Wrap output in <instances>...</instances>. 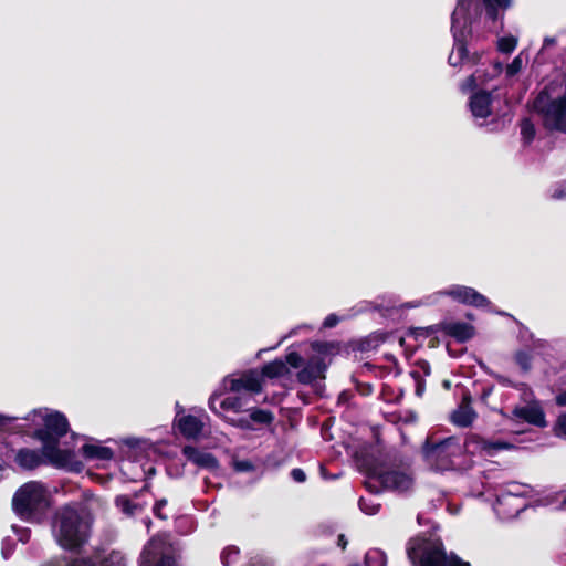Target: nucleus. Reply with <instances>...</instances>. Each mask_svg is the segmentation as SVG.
Returning a JSON list of instances; mask_svg holds the SVG:
<instances>
[{
    "mask_svg": "<svg viewBox=\"0 0 566 566\" xmlns=\"http://www.w3.org/2000/svg\"><path fill=\"white\" fill-rule=\"evenodd\" d=\"M511 0H458L451 15V32L453 49L449 55V64L453 67L461 65H476L482 53H470L468 45L472 38V29L482 17V6L485 9V25L489 30L502 27L503 12L510 8Z\"/></svg>",
    "mask_w": 566,
    "mask_h": 566,
    "instance_id": "obj_1",
    "label": "nucleus"
},
{
    "mask_svg": "<svg viewBox=\"0 0 566 566\" xmlns=\"http://www.w3.org/2000/svg\"><path fill=\"white\" fill-rule=\"evenodd\" d=\"M514 448L510 441L488 440L472 433L464 443L453 436L440 441L428 440L422 451L427 463L436 471H465L472 468L473 455L494 457L500 451Z\"/></svg>",
    "mask_w": 566,
    "mask_h": 566,
    "instance_id": "obj_2",
    "label": "nucleus"
},
{
    "mask_svg": "<svg viewBox=\"0 0 566 566\" xmlns=\"http://www.w3.org/2000/svg\"><path fill=\"white\" fill-rule=\"evenodd\" d=\"M22 420L25 423L21 428L34 429V437L42 442L43 453L50 463L59 468H69L73 464V452L57 448L59 439L67 433L70 427L62 412L39 408Z\"/></svg>",
    "mask_w": 566,
    "mask_h": 566,
    "instance_id": "obj_3",
    "label": "nucleus"
},
{
    "mask_svg": "<svg viewBox=\"0 0 566 566\" xmlns=\"http://www.w3.org/2000/svg\"><path fill=\"white\" fill-rule=\"evenodd\" d=\"M92 522V515L83 504L65 505L55 515L53 535L63 548H77L87 542Z\"/></svg>",
    "mask_w": 566,
    "mask_h": 566,
    "instance_id": "obj_4",
    "label": "nucleus"
},
{
    "mask_svg": "<svg viewBox=\"0 0 566 566\" xmlns=\"http://www.w3.org/2000/svg\"><path fill=\"white\" fill-rule=\"evenodd\" d=\"M406 551L412 566H470L457 555H447L441 538L432 532L410 538Z\"/></svg>",
    "mask_w": 566,
    "mask_h": 566,
    "instance_id": "obj_5",
    "label": "nucleus"
},
{
    "mask_svg": "<svg viewBox=\"0 0 566 566\" xmlns=\"http://www.w3.org/2000/svg\"><path fill=\"white\" fill-rule=\"evenodd\" d=\"M12 505L22 520L40 522L50 507L49 491L41 482L30 481L17 490Z\"/></svg>",
    "mask_w": 566,
    "mask_h": 566,
    "instance_id": "obj_6",
    "label": "nucleus"
},
{
    "mask_svg": "<svg viewBox=\"0 0 566 566\" xmlns=\"http://www.w3.org/2000/svg\"><path fill=\"white\" fill-rule=\"evenodd\" d=\"M532 107L545 128L566 133V92L554 95L552 85H547L534 98Z\"/></svg>",
    "mask_w": 566,
    "mask_h": 566,
    "instance_id": "obj_7",
    "label": "nucleus"
},
{
    "mask_svg": "<svg viewBox=\"0 0 566 566\" xmlns=\"http://www.w3.org/2000/svg\"><path fill=\"white\" fill-rule=\"evenodd\" d=\"M496 102L492 91L475 90L472 93L469 98V109L479 126L492 124L495 127H504L506 123L511 122V116L506 112L496 109Z\"/></svg>",
    "mask_w": 566,
    "mask_h": 566,
    "instance_id": "obj_8",
    "label": "nucleus"
},
{
    "mask_svg": "<svg viewBox=\"0 0 566 566\" xmlns=\"http://www.w3.org/2000/svg\"><path fill=\"white\" fill-rule=\"evenodd\" d=\"M444 296H449L458 303L475 307H488L490 305V301L473 287L454 284L444 290L426 295L420 300L407 302L402 305V308H416L420 306L436 305Z\"/></svg>",
    "mask_w": 566,
    "mask_h": 566,
    "instance_id": "obj_9",
    "label": "nucleus"
},
{
    "mask_svg": "<svg viewBox=\"0 0 566 566\" xmlns=\"http://www.w3.org/2000/svg\"><path fill=\"white\" fill-rule=\"evenodd\" d=\"M413 479L403 470L380 469L371 472L366 481L365 486L371 493H378L387 490L397 493H405L411 490Z\"/></svg>",
    "mask_w": 566,
    "mask_h": 566,
    "instance_id": "obj_10",
    "label": "nucleus"
},
{
    "mask_svg": "<svg viewBox=\"0 0 566 566\" xmlns=\"http://www.w3.org/2000/svg\"><path fill=\"white\" fill-rule=\"evenodd\" d=\"M178 547L168 533L153 537L144 551V566H178Z\"/></svg>",
    "mask_w": 566,
    "mask_h": 566,
    "instance_id": "obj_11",
    "label": "nucleus"
},
{
    "mask_svg": "<svg viewBox=\"0 0 566 566\" xmlns=\"http://www.w3.org/2000/svg\"><path fill=\"white\" fill-rule=\"evenodd\" d=\"M503 72V64L494 61L489 65L478 67L470 76L460 83L459 88L462 93L473 92L475 90H484L491 81L500 76Z\"/></svg>",
    "mask_w": 566,
    "mask_h": 566,
    "instance_id": "obj_12",
    "label": "nucleus"
},
{
    "mask_svg": "<svg viewBox=\"0 0 566 566\" xmlns=\"http://www.w3.org/2000/svg\"><path fill=\"white\" fill-rule=\"evenodd\" d=\"M315 355H313L306 365L298 371L297 379L302 384H311L314 380L324 377V373L327 368L326 352L327 344L314 343L312 345Z\"/></svg>",
    "mask_w": 566,
    "mask_h": 566,
    "instance_id": "obj_13",
    "label": "nucleus"
},
{
    "mask_svg": "<svg viewBox=\"0 0 566 566\" xmlns=\"http://www.w3.org/2000/svg\"><path fill=\"white\" fill-rule=\"evenodd\" d=\"M179 409L175 418V424L179 432L188 440H198L202 437L208 416L181 415L184 409L177 403Z\"/></svg>",
    "mask_w": 566,
    "mask_h": 566,
    "instance_id": "obj_14",
    "label": "nucleus"
},
{
    "mask_svg": "<svg viewBox=\"0 0 566 566\" xmlns=\"http://www.w3.org/2000/svg\"><path fill=\"white\" fill-rule=\"evenodd\" d=\"M262 377L255 369L241 374L238 377H227L224 386L231 392H245L252 397L262 391Z\"/></svg>",
    "mask_w": 566,
    "mask_h": 566,
    "instance_id": "obj_15",
    "label": "nucleus"
},
{
    "mask_svg": "<svg viewBox=\"0 0 566 566\" xmlns=\"http://www.w3.org/2000/svg\"><path fill=\"white\" fill-rule=\"evenodd\" d=\"M526 506V501L500 493L496 496L493 509L501 518L507 520L516 517Z\"/></svg>",
    "mask_w": 566,
    "mask_h": 566,
    "instance_id": "obj_16",
    "label": "nucleus"
},
{
    "mask_svg": "<svg viewBox=\"0 0 566 566\" xmlns=\"http://www.w3.org/2000/svg\"><path fill=\"white\" fill-rule=\"evenodd\" d=\"M512 415L515 419L535 427L544 428L547 424L541 402L518 405L514 407Z\"/></svg>",
    "mask_w": 566,
    "mask_h": 566,
    "instance_id": "obj_17",
    "label": "nucleus"
},
{
    "mask_svg": "<svg viewBox=\"0 0 566 566\" xmlns=\"http://www.w3.org/2000/svg\"><path fill=\"white\" fill-rule=\"evenodd\" d=\"M182 454L189 462L193 463L200 469L216 471L219 468V462L213 454L200 450L197 447L185 446L182 448Z\"/></svg>",
    "mask_w": 566,
    "mask_h": 566,
    "instance_id": "obj_18",
    "label": "nucleus"
},
{
    "mask_svg": "<svg viewBox=\"0 0 566 566\" xmlns=\"http://www.w3.org/2000/svg\"><path fill=\"white\" fill-rule=\"evenodd\" d=\"M81 453L87 461H94L98 464L108 462L114 458V451L97 440L84 443Z\"/></svg>",
    "mask_w": 566,
    "mask_h": 566,
    "instance_id": "obj_19",
    "label": "nucleus"
},
{
    "mask_svg": "<svg viewBox=\"0 0 566 566\" xmlns=\"http://www.w3.org/2000/svg\"><path fill=\"white\" fill-rule=\"evenodd\" d=\"M476 417L475 411L470 405V397L465 396L452 415H451V421L453 424L458 427H469L472 424Z\"/></svg>",
    "mask_w": 566,
    "mask_h": 566,
    "instance_id": "obj_20",
    "label": "nucleus"
},
{
    "mask_svg": "<svg viewBox=\"0 0 566 566\" xmlns=\"http://www.w3.org/2000/svg\"><path fill=\"white\" fill-rule=\"evenodd\" d=\"M48 458L41 451L32 449H20L15 454V462L19 467L25 470H32L43 463V460Z\"/></svg>",
    "mask_w": 566,
    "mask_h": 566,
    "instance_id": "obj_21",
    "label": "nucleus"
},
{
    "mask_svg": "<svg viewBox=\"0 0 566 566\" xmlns=\"http://www.w3.org/2000/svg\"><path fill=\"white\" fill-rule=\"evenodd\" d=\"M252 397L245 392H232L231 396L226 397L219 403L223 410H231L234 412L248 411Z\"/></svg>",
    "mask_w": 566,
    "mask_h": 566,
    "instance_id": "obj_22",
    "label": "nucleus"
},
{
    "mask_svg": "<svg viewBox=\"0 0 566 566\" xmlns=\"http://www.w3.org/2000/svg\"><path fill=\"white\" fill-rule=\"evenodd\" d=\"M448 335L457 338L460 342H465L473 336V327L463 322H451L446 325Z\"/></svg>",
    "mask_w": 566,
    "mask_h": 566,
    "instance_id": "obj_23",
    "label": "nucleus"
},
{
    "mask_svg": "<svg viewBox=\"0 0 566 566\" xmlns=\"http://www.w3.org/2000/svg\"><path fill=\"white\" fill-rule=\"evenodd\" d=\"M501 493L505 495H512L514 497H520L524 501L535 495L534 489L531 485L518 482L506 483Z\"/></svg>",
    "mask_w": 566,
    "mask_h": 566,
    "instance_id": "obj_24",
    "label": "nucleus"
},
{
    "mask_svg": "<svg viewBox=\"0 0 566 566\" xmlns=\"http://www.w3.org/2000/svg\"><path fill=\"white\" fill-rule=\"evenodd\" d=\"M262 379L270 378H281L289 374V367L286 366L285 361L282 359H275L273 361H270L265 364L261 371H259Z\"/></svg>",
    "mask_w": 566,
    "mask_h": 566,
    "instance_id": "obj_25",
    "label": "nucleus"
},
{
    "mask_svg": "<svg viewBox=\"0 0 566 566\" xmlns=\"http://www.w3.org/2000/svg\"><path fill=\"white\" fill-rule=\"evenodd\" d=\"M98 554V566H126L125 557L120 552H111L107 555Z\"/></svg>",
    "mask_w": 566,
    "mask_h": 566,
    "instance_id": "obj_26",
    "label": "nucleus"
},
{
    "mask_svg": "<svg viewBox=\"0 0 566 566\" xmlns=\"http://www.w3.org/2000/svg\"><path fill=\"white\" fill-rule=\"evenodd\" d=\"M365 564L367 566H386L387 555L378 548L369 549L365 555Z\"/></svg>",
    "mask_w": 566,
    "mask_h": 566,
    "instance_id": "obj_27",
    "label": "nucleus"
},
{
    "mask_svg": "<svg viewBox=\"0 0 566 566\" xmlns=\"http://www.w3.org/2000/svg\"><path fill=\"white\" fill-rule=\"evenodd\" d=\"M532 354L528 350L521 349L515 352L514 361L522 369V371L527 373L532 368Z\"/></svg>",
    "mask_w": 566,
    "mask_h": 566,
    "instance_id": "obj_28",
    "label": "nucleus"
},
{
    "mask_svg": "<svg viewBox=\"0 0 566 566\" xmlns=\"http://www.w3.org/2000/svg\"><path fill=\"white\" fill-rule=\"evenodd\" d=\"M520 127H521V136H522L523 142L525 144H531L533 142V139L535 138V134H536L534 124L532 123L531 119L524 118L521 122Z\"/></svg>",
    "mask_w": 566,
    "mask_h": 566,
    "instance_id": "obj_29",
    "label": "nucleus"
},
{
    "mask_svg": "<svg viewBox=\"0 0 566 566\" xmlns=\"http://www.w3.org/2000/svg\"><path fill=\"white\" fill-rule=\"evenodd\" d=\"M250 411V419L254 422L262 423V424H269L273 420V416L270 411L259 409V408H250L248 409Z\"/></svg>",
    "mask_w": 566,
    "mask_h": 566,
    "instance_id": "obj_30",
    "label": "nucleus"
},
{
    "mask_svg": "<svg viewBox=\"0 0 566 566\" xmlns=\"http://www.w3.org/2000/svg\"><path fill=\"white\" fill-rule=\"evenodd\" d=\"M117 507L127 516H132L138 510V505L132 503L127 495H119L116 497Z\"/></svg>",
    "mask_w": 566,
    "mask_h": 566,
    "instance_id": "obj_31",
    "label": "nucleus"
},
{
    "mask_svg": "<svg viewBox=\"0 0 566 566\" xmlns=\"http://www.w3.org/2000/svg\"><path fill=\"white\" fill-rule=\"evenodd\" d=\"M523 66H524V59H523V53L521 52L513 59V61L510 64H507L505 70L503 69V71L505 72V77L511 78V77L515 76L516 74H518L522 71Z\"/></svg>",
    "mask_w": 566,
    "mask_h": 566,
    "instance_id": "obj_32",
    "label": "nucleus"
},
{
    "mask_svg": "<svg viewBox=\"0 0 566 566\" xmlns=\"http://www.w3.org/2000/svg\"><path fill=\"white\" fill-rule=\"evenodd\" d=\"M517 39L513 35H506L497 39V50L501 53L509 54L515 50Z\"/></svg>",
    "mask_w": 566,
    "mask_h": 566,
    "instance_id": "obj_33",
    "label": "nucleus"
},
{
    "mask_svg": "<svg viewBox=\"0 0 566 566\" xmlns=\"http://www.w3.org/2000/svg\"><path fill=\"white\" fill-rule=\"evenodd\" d=\"M240 551L235 546H228L221 553V563L223 566L233 565L239 558Z\"/></svg>",
    "mask_w": 566,
    "mask_h": 566,
    "instance_id": "obj_34",
    "label": "nucleus"
},
{
    "mask_svg": "<svg viewBox=\"0 0 566 566\" xmlns=\"http://www.w3.org/2000/svg\"><path fill=\"white\" fill-rule=\"evenodd\" d=\"M98 554L92 556H80L67 560V566H98Z\"/></svg>",
    "mask_w": 566,
    "mask_h": 566,
    "instance_id": "obj_35",
    "label": "nucleus"
},
{
    "mask_svg": "<svg viewBox=\"0 0 566 566\" xmlns=\"http://www.w3.org/2000/svg\"><path fill=\"white\" fill-rule=\"evenodd\" d=\"M360 510L367 515H375L380 509V504L373 497H360L359 500Z\"/></svg>",
    "mask_w": 566,
    "mask_h": 566,
    "instance_id": "obj_36",
    "label": "nucleus"
},
{
    "mask_svg": "<svg viewBox=\"0 0 566 566\" xmlns=\"http://www.w3.org/2000/svg\"><path fill=\"white\" fill-rule=\"evenodd\" d=\"M167 505H168V502L166 499L157 500L153 506L154 515L160 520H167L168 518V514L166 512Z\"/></svg>",
    "mask_w": 566,
    "mask_h": 566,
    "instance_id": "obj_37",
    "label": "nucleus"
},
{
    "mask_svg": "<svg viewBox=\"0 0 566 566\" xmlns=\"http://www.w3.org/2000/svg\"><path fill=\"white\" fill-rule=\"evenodd\" d=\"M516 387L521 390L522 405L539 402L535 399L533 391L525 384H520Z\"/></svg>",
    "mask_w": 566,
    "mask_h": 566,
    "instance_id": "obj_38",
    "label": "nucleus"
},
{
    "mask_svg": "<svg viewBox=\"0 0 566 566\" xmlns=\"http://www.w3.org/2000/svg\"><path fill=\"white\" fill-rule=\"evenodd\" d=\"M232 465L237 472H252L255 470L253 462L247 459H235L233 460Z\"/></svg>",
    "mask_w": 566,
    "mask_h": 566,
    "instance_id": "obj_39",
    "label": "nucleus"
},
{
    "mask_svg": "<svg viewBox=\"0 0 566 566\" xmlns=\"http://www.w3.org/2000/svg\"><path fill=\"white\" fill-rule=\"evenodd\" d=\"M480 367L484 370V373H486L488 375L493 377L502 386H505V387L513 386V382L507 377L492 371L486 365L480 363Z\"/></svg>",
    "mask_w": 566,
    "mask_h": 566,
    "instance_id": "obj_40",
    "label": "nucleus"
},
{
    "mask_svg": "<svg viewBox=\"0 0 566 566\" xmlns=\"http://www.w3.org/2000/svg\"><path fill=\"white\" fill-rule=\"evenodd\" d=\"M416 386V395L421 397L424 392V380L423 375L419 370H412L410 373Z\"/></svg>",
    "mask_w": 566,
    "mask_h": 566,
    "instance_id": "obj_41",
    "label": "nucleus"
},
{
    "mask_svg": "<svg viewBox=\"0 0 566 566\" xmlns=\"http://www.w3.org/2000/svg\"><path fill=\"white\" fill-rule=\"evenodd\" d=\"M303 358L302 356L296 352H290L285 356V364L286 366L290 365L293 368H300L302 365Z\"/></svg>",
    "mask_w": 566,
    "mask_h": 566,
    "instance_id": "obj_42",
    "label": "nucleus"
},
{
    "mask_svg": "<svg viewBox=\"0 0 566 566\" xmlns=\"http://www.w3.org/2000/svg\"><path fill=\"white\" fill-rule=\"evenodd\" d=\"M12 531L18 536V539L21 543H27L30 538V531L25 527H21L18 525H12Z\"/></svg>",
    "mask_w": 566,
    "mask_h": 566,
    "instance_id": "obj_43",
    "label": "nucleus"
},
{
    "mask_svg": "<svg viewBox=\"0 0 566 566\" xmlns=\"http://www.w3.org/2000/svg\"><path fill=\"white\" fill-rule=\"evenodd\" d=\"M555 430L558 437L566 438V413L559 416Z\"/></svg>",
    "mask_w": 566,
    "mask_h": 566,
    "instance_id": "obj_44",
    "label": "nucleus"
},
{
    "mask_svg": "<svg viewBox=\"0 0 566 566\" xmlns=\"http://www.w3.org/2000/svg\"><path fill=\"white\" fill-rule=\"evenodd\" d=\"M291 478L297 483H303L306 480V474L302 469L295 468L291 471Z\"/></svg>",
    "mask_w": 566,
    "mask_h": 566,
    "instance_id": "obj_45",
    "label": "nucleus"
},
{
    "mask_svg": "<svg viewBox=\"0 0 566 566\" xmlns=\"http://www.w3.org/2000/svg\"><path fill=\"white\" fill-rule=\"evenodd\" d=\"M339 323V317L336 314H329L325 317L323 326L325 328L335 327Z\"/></svg>",
    "mask_w": 566,
    "mask_h": 566,
    "instance_id": "obj_46",
    "label": "nucleus"
},
{
    "mask_svg": "<svg viewBox=\"0 0 566 566\" xmlns=\"http://www.w3.org/2000/svg\"><path fill=\"white\" fill-rule=\"evenodd\" d=\"M227 421L230 422L231 424L237 426L242 429L250 428V422L247 419L233 420V419L227 418Z\"/></svg>",
    "mask_w": 566,
    "mask_h": 566,
    "instance_id": "obj_47",
    "label": "nucleus"
},
{
    "mask_svg": "<svg viewBox=\"0 0 566 566\" xmlns=\"http://www.w3.org/2000/svg\"><path fill=\"white\" fill-rule=\"evenodd\" d=\"M41 566H67V559L65 558H53Z\"/></svg>",
    "mask_w": 566,
    "mask_h": 566,
    "instance_id": "obj_48",
    "label": "nucleus"
},
{
    "mask_svg": "<svg viewBox=\"0 0 566 566\" xmlns=\"http://www.w3.org/2000/svg\"><path fill=\"white\" fill-rule=\"evenodd\" d=\"M249 566H271V564L262 557H254L251 559Z\"/></svg>",
    "mask_w": 566,
    "mask_h": 566,
    "instance_id": "obj_49",
    "label": "nucleus"
},
{
    "mask_svg": "<svg viewBox=\"0 0 566 566\" xmlns=\"http://www.w3.org/2000/svg\"><path fill=\"white\" fill-rule=\"evenodd\" d=\"M217 401H218V396L217 395L211 396L210 399H209V408L216 415H220L219 411H218V408H217Z\"/></svg>",
    "mask_w": 566,
    "mask_h": 566,
    "instance_id": "obj_50",
    "label": "nucleus"
},
{
    "mask_svg": "<svg viewBox=\"0 0 566 566\" xmlns=\"http://www.w3.org/2000/svg\"><path fill=\"white\" fill-rule=\"evenodd\" d=\"M556 39L555 38H552V36H546L544 39V42H543V46H542V50L541 52H543L545 49L552 46V45H555L556 44Z\"/></svg>",
    "mask_w": 566,
    "mask_h": 566,
    "instance_id": "obj_51",
    "label": "nucleus"
},
{
    "mask_svg": "<svg viewBox=\"0 0 566 566\" xmlns=\"http://www.w3.org/2000/svg\"><path fill=\"white\" fill-rule=\"evenodd\" d=\"M556 403L559 406H566V389L556 396Z\"/></svg>",
    "mask_w": 566,
    "mask_h": 566,
    "instance_id": "obj_52",
    "label": "nucleus"
},
{
    "mask_svg": "<svg viewBox=\"0 0 566 566\" xmlns=\"http://www.w3.org/2000/svg\"><path fill=\"white\" fill-rule=\"evenodd\" d=\"M419 368H420V373L421 375L423 374L424 376H428L430 375V366L427 361H422L421 364H419Z\"/></svg>",
    "mask_w": 566,
    "mask_h": 566,
    "instance_id": "obj_53",
    "label": "nucleus"
},
{
    "mask_svg": "<svg viewBox=\"0 0 566 566\" xmlns=\"http://www.w3.org/2000/svg\"><path fill=\"white\" fill-rule=\"evenodd\" d=\"M13 420H18V418L9 417V416L0 413V427L4 426L6 423L11 422Z\"/></svg>",
    "mask_w": 566,
    "mask_h": 566,
    "instance_id": "obj_54",
    "label": "nucleus"
},
{
    "mask_svg": "<svg viewBox=\"0 0 566 566\" xmlns=\"http://www.w3.org/2000/svg\"><path fill=\"white\" fill-rule=\"evenodd\" d=\"M338 546H340L343 549L347 546V539L345 537V535L340 534L338 536V542H337Z\"/></svg>",
    "mask_w": 566,
    "mask_h": 566,
    "instance_id": "obj_55",
    "label": "nucleus"
},
{
    "mask_svg": "<svg viewBox=\"0 0 566 566\" xmlns=\"http://www.w3.org/2000/svg\"><path fill=\"white\" fill-rule=\"evenodd\" d=\"M298 329H307V331H312V327L308 326V325H302V326H298L297 328L291 331L290 335H294L297 333Z\"/></svg>",
    "mask_w": 566,
    "mask_h": 566,
    "instance_id": "obj_56",
    "label": "nucleus"
},
{
    "mask_svg": "<svg viewBox=\"0 0 566 566\" xmlns=\"http://www.w3.org/2000/svg\"><path fill=\"white\" fill-rule=\"evenodd\" d=\"M564 196H565V195H564V191H557V190H556V191L553 193V197H554V198H556V199H560V198H563Z\"/></svg>",
    "mask_w": 566,
    "mask_h": 566,
    "instance_id": "obj_57",
    "label": "nucleus"
},
{
    "mask_svg": "<svg viewBox=\"0 0 566 566\" xmlns=\"http://www.w3.org/2000/svg\"><path fill=\"white\" fill-rule=\"evenodd\" d=\"M417 521H418L419 525H422L423 522H422V516L421 515H418Z\"/></svg>",
    "mask_w": 566,
    "mask_h": 566,
    "instance_id": "obj_58",
    "label": "nucleus"
},
{
    "mask_svg": "<svg viewBox=\"0 0 566 566\" xmlns=\"http://www.w3.org/2000/svg\"><path fill=\"white\" fill-rule=\"evenodd\" d=\"M443 386H444L446 388H450V381L446 380V381L443 382Z\"/></svg>",
    "mask_w": 566,
    "mask_h": 566,
    "instance_id": "obj_59",
    "label": "nucleus"
},
{
    "mask_svg": "<svg viewBox=\"0 0 566 566\" xmlns=\"http://www.w3.org/2000/svg\"><path fill=\"white\" fill-rule=\"evenodd\" d=\"M563 507H564V510H566V497L563 501Z\"/></svg>",
    "mask_w": 566,
    "mask_h": 566,
    "instance_id": "obj_60",
    "label": "nucleus"
}]
</instances>
